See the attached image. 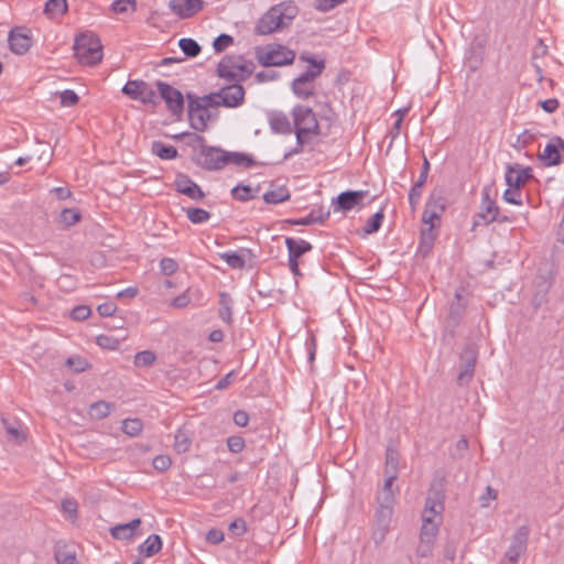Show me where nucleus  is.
Listing matches in <instances>:
<instances>
[{"mask_svg":"<svg viewBox=\"0 0 564 564\" xmlns=\"http://www.w3.org/2000/svg\"><path fill=\"white\" fill-rule=\"evenodd\" d=\"M296 147L284 154L289 159L303 152V148L312 143L314 137L321 135V127L314 111L305 106L297 105L292 109Z\"/></svg>","mask_w":564,"mask_h":564,"instance_id":"f257e3e1","label":"nucleus"},{"mask_svg":"<svg viewBox=\"0 0 564 564\" xmlns=\"http://www.w3.org/2000/svg\"><path fill=\"white\" fill-rule=\"evenodd\" d=\"M252 61L241 55H226L217 65V75L231 83L245 82L254 70Z\"/></svg>","mask_w":564,"mask_h":564,"instance_id":"f03ea898","label":"nucleus"},{"mask_svg":"<svg viewBox=\"0 0 564 564\" xmlns=\"http://www.w3.org/2000/svg\"><path fill=\"white\" fill-rule=\"evenodd\" d=\"M74 53L83 65H96L102 58V45L93 33H83L75 39Z\"/></svg>","mask_w":564,"mask_h":564,"instance_id":"7ed1b4c3","label":"nucleus"},{"mask_svg":"<svg viewBox=\"0 0 564 564\" xmlns=\"http://www.w3.org/2000/svg\"><path fill=\"white\" fill-rule=\"evenodd\" d=\"M254 55L259 64L264 67L291 65L296 56L294 51L276 43L257 46Z\"/></svg>","mask_w":564,"mask_h":564,"instance_id":"20e7f679","label":"nucleus"},{"mask_svg":"<svg viewBox=\"0 0 564 564\" xmlns=\"http://www.w3.org/2000/svg\"><path fill=\"white\" fill-rule=\"evenodd\" d=\"M199 143V152L194 158V163L206 171H219L226 166V151L205 144V138L199 134H193Z\"/></svg>","mask_w":564,"mask_h":564,"instance_id":"39448f33","label":"nucleus"},{"mask_svg":"<svg viewBox=\"0 0 564 564\" xmlns=\"http://www.w3.org/2000/svg\"><path fill=\"white\" fill-rule=\"evenodd\" d=\"M470 293L465 285H460L454 294V299L449 304V313L445 321V332L443 340H451L455 336V328L458 326L463 316Z\"/></svg>","mask_w":564,"mask_h":564,"instance_id":"423d86ee","label":"nucleus"},{"mask_svg":"<svg viewBox=\"0 0 564 564\" xmlns=\"http://www.w3.org/2000/svg\"><path fill=\"white\" fill-rule=\"evenodd\" d=\"M185 98L187 100V117L191 128L195 131L204 132L208 127V121L212 120V110L196 100L194 93H187Z\"/></svg>","mask_w":564,"mask_h":564,"instance_id":"0eeeda50","label":"nucleus"},{"mask_svg":"<svg viewBox=\"0 0 564 564\" xmlns=\"http://www.w3.org/2000/svg\"><path fill=\"white\" fill-rule=\"evenodd\" d=\"M393 506L394 503L378 502V507L373 516L372 527V540L377 545L386 539V535L390 530V523L393 516Z\"/></svg>","mask_w":564,"mask_h":564,"instance_id":"6e6552de","label":"nucleus"},{"mask_svg":"<svg viewBox=\"0 0 564 564\" xmlns=\"http://www.w3.org/2000/svg\"><path fill=\"white\" fill-rule=\"evenodd\" d=\"M156 87L160 97L164 100L170 113L177 119H181L184 111L183 94L178 89L162 80L156 82Z\"/></svg>","mask_w":564,"mask_h":564,"instance_id":"1a4fd4ad","label":"nucleus"},{"mask_svg":"<svg viewBox=\"0 0 564 564\" xmlns=\"http://www.w3.org/2000/svg\"><path fill=\"white\" fill-rule=\"evenodd\" d=\"M122 93L129 98L141 101L144 105L155 106L159 101L156 91L144 80H128L122 87Z\"/></svg>","mask_w":564,"mask_h":564,"instance_id":"9d476101","label":"nucleus"},{"mask_svg":"<svg viewBox=\"0 0 564 564\" xmlns=\"http://www.w3.org/2000/svg\"><path fill=\"white\" fill-rule=\"evenodd\" d=\"M530 535L528 525L519 527L512 535L511 543L505 553L503 564H517L520 556L527 551Z\"/></svg>","mask_w":564,"mask_h":564,"instance_id":"9b49d317","label":"nucleus"},{"mask_svg":"<svg viewBox=\"0 0 564 564\" xmlns=\"http://www.w3.org/2000/svg\"><path fill=\"white\" fill-rule=\"evenodd\" d=\"M278 9L271 7L257 22L254 26V33L257 35H268L272 34L285 25L278 14Z\"/></svg>","mask_w":564,"mask_h":564,"instance_id":"f8f14e48","label":"nucleus"},{"mask_svg":"<svg viewBox=\"0 0 564 564\" xmlns=\"http://www.w3.org/2000/svg\"><path fill=\"white\" fill-rule=\"evenodd\" d=\"M9 46L10 50L18 55L25 54L31 45L32 37L25 28H14L9 32Z\"/></svg>","mask_w":564,"mask_h":564,"instance_id":"ddd939ff","label":"nucleus"},{"mask_svg":"<svg viewBox=\"0 0 564 564\" xmlns=\"http://www.w3.org/2000/svg\"><path fill=\"white\" fill-rule=\"evenodd\" d=\"M221 104L225 108H237L245 101V88L240 83H232L219 89Z\"/></svg>","mask_w":564,"mask_h":564,"instance_id":"4468645a","label":"nucleus"},{"mask_svg":"<svg viewBox=\"0 0 564 564\" xmlns=\"http://www.w3.org/2000/svg\"><path fill=\"white\" fill-rule=\"evenodd\" d=\"M477 361V354L474 348L467 346L462 357L460 371L457 376V382L459 386L467 384L474 376L475 366Z\"/></svg>","mask_w":564,"mask_h":564,"instance_id":"2eb2a0df","label":"nucleus"},{"mask_svg":"<svg viewBox=\"0 0 564 564\" xmlns=\"http://www.w3.org/2000/svg\"><path fill=\"white\" fill-rule=\"evenodd\" d=\"M175 189L194 199V200H203L205 198V193L199 187L198 184H196L189 176L186 174H178L174 182Z\"/></svg>","mask_w":564,"mask_h":564,"instance_id":"dca6fc26","label":"nucleus"},{"mask_svg":"<svg viewBox=\"0 0 564 564\" xmlns=\"http://www.w3.org/2000/svg\"><path fill=\"white\" fill-rule=\"evenodd\" d=\"M444 499L445 496L442 489H437L432 486L426 497L422 516L436 517L442 519V512L444 511Z\"/></svg>","mask_w":564,"mask_h":564,"instance_id":"f3484780","label":"nucleus"},{"mask_svg":"<svg viewBox=\"0 0 564 564\" xmlns=\"http://www.w3.org/2000/svg\"><path fill=\"white\" fill-rule=\"evenodd\" d=\"M532 177V169L522 167L520 164L508 165L505 176L508 186L517 188H520Z\"/></svg>","mask_w":564,"mask_h":564,"instance_id":"a211bd4d","label":"nucleus"},{"mask_svg":"<svg viewBox=\"0 0 564 564\" xmlns=\"http://www.w3.org/2000/svg\"><path fill=\"white\" fill-rule=\"evenodd\" d=\"M169 7L181 19H188L203 8V0H171Z\"/></svg>","mask_w":564,"mask_h":564,"instance_id":"6ab92c4d","label":"nucleus"},{"mask_svg":"<svg viewBox=\"0 0 564 564\" xmlns=\"http://www.w3.org/2000/svg\"><path fill=\"white\" fill-rule=\"evenodd\" d=\"M481 196V210L477 217L482 219L484 224L487 225L499 219V207L496 202L490 198L488 188H484Z\"/></svg>","mask_w":564,"mask_h":564,"instance_id":"aec40b11","label":"nucleus"},{"mask_svg":"<svg viewBox=\"0 0 564 564\" xmlns=\"http://www.w3.org/2000/svg\"><path fill=\"white\" fill-rule=\"evenodd\" d=\"M366 195L367 192L365 191L343 192L336 198L337 208L341 210H350L354 207L360 206Z\"/></svg>","mask_w":564,"mask_h":564,"instance_id":"412c9836","label":"nucleus"},{"mask_svg":"<svg viewBox=\"0 0 564 564\" xmlns=\"http://www.w3.org/2000/svg\"><path fill=\"white\" fill-rule=\"evenodd\" d=\"M359 290L356 292L366 299L377 301H389L391 290L387 285L358 284Z\"/></svg>","mask_w":564,"mask_h":564,"instance_id":"4be33fe9","label":"nucleus"},{"mask_svg":"<svg viewBox=\"0 0 564 564\" xmlns=\"http://www.w3.org/2000/svg\"><path fill=\"white\" fill-rule=\"evenodd\" d=\"M300 59L310 63L313 68H308L305 72H303L300 76H297L295 79H299L301 82H304L306 84H313L314 80L323 73L325 68V62L323 59L317 61L313 56H306L301 55Z\"/></svg>","mask_w":564,"mask_h":564,"instance_id":"5701e85b","label":"nucleus"},{"mask_svg":"<svg viewBox=\"0 0 564 564\" xmlns=\"http://www.w3.org/2000/svg\"><path fill=\"white\" fill-rule=\"evenodd\" d=\"M269 124L274 133L290 134L293 131L288 116L282 111H272L269 113Z\"/></svg>","mask_w":564,"mask_h":564,"instance_id":"b1692460","label":"nucleus"},{"mask_svg":"<svg viewBox=\"0 0 564 564\" xmlns=\"http://www.w3.org/2000/svg\"><path fill=\"white\" fill-rule=\"evenodd\" d=\"M141 522L140 518H135L128 523L117 524L110 529V534L116 540H131Z\"/></svg>","mask_w":564,"mask_h":564,"instance_id":"393cba45","label":"nucleus"},{"mask_svg":"<svg viewBox=\"0 0 564 564\" xmlns=\"http://www.w3.org/2000/svg\"><path fill=\"white\" fill-rule=\"evenodd\" d=\"M440 518L436 517H427L422 516V528L420 533V539H425V541H435V538L438 533V528L441 523Z\"/></svg>","mask_w":564,"mask_h":564,"instance_id":"a878e982","label":"nucleus"},{"mask_svg":"<svg viewBox=\"0 0 564 564\" xmlns=\"http://www.w3.org/2000/svg\"><path fill=\"white\" fill-rule=\"evenodd\" d=\"M219 308L218 316L221 321H224L227 325L232 324V306L234 300L230 294L226 292H219Z\"/></svg>","mask_w":564,"mask_h":564,"instance_id":"bb28decb","label":"nucleus"},{"mask_svg":"<svg viewBox=\"0 0 564 564\" xmlns=\"http://www.w3.org/2000/svg\"><path fill=\"white\" fill-rule=\"evenodd\" d=\"M273 7L278 9V14L285 26H288L299 13V8L292 0L280 2Z\"/></svg>","mask_w":564,"mask_h":564,"instance_id":"cd10ccee","label":"nucleus"},{"mask_svg":"<svg viewBox=\"0 0 564 564\" xmlns=\"http://www.w3.org/2000/svg\"><path fill=\"white\" fill-rule=\"evenodd\" d=\"M290 191L286 186L271 185V188L263 194L267 204H280L290 199Z\"/></svg>","mask_w":564,"mask_h":564,"instance_id":"c85d7f7f","label":"nucleus"},{"mask_svg":"<svg viewBox=\"0 0 564 564\" xmlns=\"http://www.w3.org/2000/svg\"><path fill=\"white\" fill-rule=\"evenodd\" d=\"M539 158L544 162L545 166L557 165L561 163V152L558 151L554 138L545 145Z\"/></svg>","mask_w":564,"mask_h":564,"instance_id":"c756f323","label":"nucleus"},{"mask_svg":"<svg viewBox=\"0 0 564 564\" xmlns=\"http://www.w3.org/2000/svg\"><path fill=\"white\" fill-rule=\"evenodd\" d=\"M285 243L289 257L299 259L305 252L312 250V245L303 239L286 238Z\"/></svg>","mask_w":564,"mask_h":564,"instance_id":"7c9ffc66","label":"nucleus"},{"mask_svg":"<svg viewBox=\"0 0 564 564\" xmlns=\"http://www.w3.org/2000/svg\"><path fill=\"white\" fill-rule=\"evenodd\" d=\"M398 476L386 475L384 485L381 492L377 497V502L381 503H395L394 491L392 489L394 480Z\"/></svg>","mask_w":564,"mask_h":564,"instance_id":"2f4dec72","label":"nucleus"},{"mask_svg":"<svg viewBox=\"0 0 564 564\" xmlns=\"http://www.w3.org/2000/svg\"><path fill=\"white\" fill-rule=\"evenodd\" d=\"M162 549V540L158 534H151L140 546V553L150 557L159 553Z\"/></svg>","mask_w":564,"mask_h":564,"instance_id":"473e14b6","label":"nucleus"},{"mask_svg":"<svg viewBox=\"0 0 564 564\" xmlns=\"http://www.w3.org/2000/svg\"><path fill=\"white\" fill-rule=\"evenodd\" d=\"M152 153L162 160H173L178 153L173 145L165 144L161 141H153L151 144Z\"/></svg>","mask_w":564,"mask_h":564,"instance_id":"72a5a7b5","label":"nucleus"},{"mask_svg":"<svg viewBox=\"0 0 564 564\" xmlns=\"http://www.w3.org/2000/svg\"><path fill=\"white\" fill-rule=\"evenodd\" d=\"M67 10V0H47L44 6V13L50 18L64 15Z\"/></svg>","mask_w":564,"mask_h":564,"instance_id":"f704fd0d","label":"nucleus"},{"mask_svg":"<svg viewBox=\"0 0 564 564\" xmlns=\"http://www.w3.org/2000/svg\"><path fill=\"white\" fill-rule=\"evenodd\" d=\"M113 409V404L107 401H97L90 404L89 406V415L95 420H102L107 417L111 410Z\"/></svg>","mask_w":564,"mask_h":564,"instance_id":"c9c22d12","label":"nucleus"},{"mask_svg":"<svg viewBox=\"0 0 564 564\" xmlns=\"http://www.w3.org/2000/svg\"><path fill=\"white\" fill-rule=\"evenodd\" d=\"M226 165L235 164L242 167H251L256 164L252 156L240 152L226 151Z\"/></svg>","mask_w":564,"mask_h":564,"instance_id":"e433bc0d","label":"nucleus"},{"mask_svg":"<svg viewBox=\"0 0 564 564\" xmlns=\"http://www.w3.org/2000/svg\"><path fill=\"white\" fill-rule=\"evenodd\" d=\"M435 238H436L435 224H432V226H429L427 228L422 229L420 250L423 254H426L432 249Z\"/></svg>","mask_w":564,"mask_h":564,"instance_id":"4c0bfd02","label":"nucleus"},{"mask_svg":"<svg viewBox=\"0 0 564 564\" xmlns=\"http://www.w3.org/2000/svg\"><path fill=\"white\" fill-rule=\"evenodd\" d=\"M425 207L442 215L446 209V198L443 196L442 191H433Z\"/></svg>","mask_w":564,"mask_h":564,"instance_id":"58836bf2","label":"nucleus"},{"mask_svg":"<svg viewBox=\"0 0 564 564\" xmlns=\"http://www.w3.org/2000/svg\"><path fill=\"white\" fill-rule=\"evenodd\" d=\"M399 468V453L392 447H388L386 451V467L384 475L398 476Z\"/></svg>","mask_w":564,"mask_h":564,"instance_id":"ea45409f","label":"nucleus"},{"mask_svg":"<svg viewBox=\"0 0 564 564\" xmlns=\"http://www.w3.org/2000/svg\"><path fill=\"white\" fill-rule=\"evenodd\" d=\"M291 88L293 94L301 98V99H308L314 95V85L313 84H306L304 82H301L299 79H294L291 84Z\"/></svg>","mask_w":564,"mask_h":564,"instance_id":"a19ab883","label":"nucleus"},{"mask_svg":"<svg viewBox=\"0 0 564 564\" xmlns=\"http://www.w3.org/2000/svg\"><path fill=\"white\" fill-rule=\"evenodd\" d=\"M275 292L281 293L280 290H275L271 284H253L249 296L252 301L256 300V296L260 299L275 297Z\"/></svg>","mask_w":564,"mask_h":564,"instance_id":"79ce46f5","label":"nucleus"},{"mask_svg":"<svg viewBox=\"0 0 564 564\" xmlns=\"http://www.w3.org/2000/svg\"><path fill=\"white\" fill-rule=\"evenodd\" d=\"M178 46L187 57H196L200 51V45L193 39L183 37L178 41Z\"/></svg>","mask_w":564,"mask_h":564,"instance_id":"37998d69","label":"nucleus"},{"mask_svg":"<svg viewBox=\"0 0 564 564\" xmlns=\"http://www.w3.org/2000/svg\"><path fill=\"white\" fill-rule=\"evenodd\" d=\"M188 220L193 224H203L210 218V213L198 207L184 208Z\"/></svg>","mask_w":564,"mask_h":564,"instance_id":"c03bdc74","label":"nucleus"},{"mask_svg":"<svg viewBox=\"0 0 564 564\" xmlns=\"http://www.w3.org/2000/svg\"><path fill=\"white\" fill-rule=\"evenodd\" d=\"M192 444V440L188 436V433L183 430H178L174 437V449L178 453H186Z\"/></svg>","mask_w":564,"mask_h":564,"instance_id":"a18cd8bd","label":"nucleus"},{"mask_svg":"<svg viewBox=\"0 0 564 564\" xmlns=\"http://www.w3.org/2000/svg\"><path fill=\"white\" fill-rule=\"evenodd\" d=\"M143 423L140 419H126L122 422L121 430L129 436H137L141 433Z\"/></svg>","mask_w":564,"mask_h":564,"instance_id":"49530a36","label":"nucleus"},{"mask_svg":"<svg viewBox=\"0 0 564 564\" xmlns=\"http://www.w3.org/2000/svg\"><path fill=\"white\" fill-rule=\"evenodd\" d=\"M220 98H221V94L219 93V90L200 96V97L196 95V100L200 101V104H203V106L207 107L210 110L214 108L223 107Z\"/></svg>","mask_w":564,"mask_h":564,"instance_id":"de8ad7c7","label":"nucleus"},{"mask_svg":"<svg viewBox=\"0 0 564 564\" xmlns=\"http://www.w3.org/2000/svg\"><path fill=\"white\" fill-rule=\"evenodd\" d=\"M383 218H384L383 209H380L379 212L373 214L368 219L366 226L364 227L365 234L370 235V234L377 232L382 225Z\"/></svg>","mask_w":564,"mask_h":564,"instance_id":"09e8293b","label":"nucleus"},{"mask_svg":"<svg viewBox=\"0 0 564 564\" xmlns=\"http://www.w3.org/2000/svg\"><path fill=\"white\" fill-rule=\"evenodd\" d=\"M137 1L135 0H116L111 3L110 10L116 14H123L129 9H131L132 12L137 11Z\"/></svg>","mask_w":564,"mask_h":564,"instance_id":"8fccbe9b","label":"nucleus"},{"mask_svg":"<svg viewBox=\"0 0 564 564\" xmlns=\"http://www.w3.org/2000/svg\"><path fill=\"white\" fill-rule=\"evenodd\" d=\"M156 360V355L151 350H142L134 356L135 367H150Z\"/></svg>","mask_w":564,"mask_h":564,"instance_id":"3c124183","label":"nucleus"},{"mask_svg":"<svg viewBox=\"0 0 564 564\" xmlns=\"http://www.w3.org/2000/svg\"><path fill=\"white\" fill-rule=\"evenodd\" d=\"M231 195L235 199L240 202H247L256 196L252 194V188L248 185H237L231 189Z\"/></svg>","mask_w":564,"mask_h":564,"instance_id":"603ef678","label":"nucleus"},{"mask_svg":"<svg viewBox=\"0 0 564 564\" xmlns=\"http://www.w3.org/2000/svg\"><path fill=\"white\" fill-rule=\"evenodd\" d=\"M55 560L57 564H79L75 552L69 551L66 547L58 549L55 552Z\"/></svg>","mask_w":564,"mask_h":564,"instance_id":"864d4df0","label":"nucleus"},{"mask_svg":"<svg viewBox=\"0 0 564 564\" xmlns=\"http://www.w3.org/2000/svg\"><path fill=\"white\" fill-rule=\"evenodd\" d=\"M61 223L69 227L75 225L80 219V214L74 208H65L59 215Z\"/></svg>","mask_w":564,"mask_h":564,"instance_id":"5fc2aeb1","label":"nucleus"},{"mask_svg":"<svg viewBox=\"0 0 564 564\" xmlns=\"http://www.w3.org/2000/svg\"><path fill=\"white\" fill-rule=\"evenodd\" d=\"M328 215H329V213H327L326 215H322V214L316 215V213L314 210H312L306 217L293 220L292 223L294 225H302V226H307V225H313V224H322L324 221V219L326 217H328Z\"/></svg>","mask_w":564,"mask_h":564,"instance_id":"6e6d98bb","label":"nucleus"},{"mask_svg":"<svg viewBox=\"0 0 564 564\" xmlns=\"http://www.w3.org/2000/svg\"><path fill=\"white\" fill-rule=\"evenodd\" d=\"M234 43V37L229 34L221 33L219 34L213 42V47L215 52L221 53L224 52L228 46H230Z\"/></svg>","mask_w":564,"mask_h":564,"instance_id":"4d7b16f0","label":"nucleus"},{"mask_svg":"<svg viewBox=\"0 0 564 564\" xmlns=\"http://www.w3.org/2000/svg\"><path fill=\"white\" fill-rule=\"evenodd\" d=\"M221 258L234 269H241L246 263L245 258L237 252H225Z\"/></svg>","mask_w":564,"mask_h":564,"instance_id":"13d9d810","label":"nucleus"},{"mask_svg":"<svg viewBox=\"0 0 564 564\" xmlns=\"http://www.w3.org/2000/svg\"><path fill=\"white\" fill-rule=\"evenodd\" d=\"M66 365L75 372L85 371L89 366L88 361L79 356L69 357L66 360Z\"/></svg>","mask_w":564,"mask_h":564,"instance_id":"bf43d9fd","label":"nucleus"},{"mask_svg":"<svg viewBox=\"0 0 564 564\" xmlns=\"http://www.w3.org/2000/svg\"><path fill=\"white\" fill-rule=\"evenodd\" d=\"M62 510L70 520L77 519L78 503L75 499H64L62 501Z\"/></svg>","mask_w":564,"mask_h":564,"instance_id":"052dcab7","label":"nucleus"},{"mask_svg":"<svg viewBox=\"0 0 564 564\" xmlns=\"http://www.w3.org/2000/svg\"><path fill=\"white\" fill-rule=\"evenodd\" d=\"M423 186H424V184H421V182H415L413 184V186L411 187V189H410L409 203H410V205H411L413 210L416 208V205L420 202Z\"/></svg>","mask_w":564,"mask_h":564,"instance_id":"680f3d73","label":"nucleus"},{"mask_svg":"<svg viewBox=\"0 0 564 564\" xmlns=\"http://www.w3.org/2000/svg\"><path fill=\"white\" fill-rule=\"evenodd\" d=\"M2 424L8 435L14 438L18 443L25 440V436L20 431L19 426L11 424L7 419L2 417Z\"/></svg>","mask_w":564,"mask_h":564,"instance_id":"e2e57ef3","label":"nucleus"},{"mask_svg":"<svg viewBox=\"0 0 564 564\" xmlns=\"http://www.w3.org/2000/svg\"><path fill=\"white\" fill-rule=\"evenodd\" d=\"M59 97H61V105L63 107H73L79 100L78 95L74 90H70V89H66V90L62 91L59 94Z\"/></svg>","mask_w":564,"mask_h":564,"instance_id":"0e129e2a","label":"nucleus"},{"mask_svg":"<svg viewBox=\"0 0 564 564\" xmlns=\"http://www.w3.org/2000/svg\"><path fill=\"white\" fill-rule=\"evenodd\" d=\"M178 269V263L172 258H163L160 262V270L164 275H172Z\"/></svg>","mask_w":564,"mask_h":564,"instance_id":"69168bd1","label":"nucleus"},{"mask_svg":"<svg viewBox=\"0 0 564 564\" xmlns=\"http://www.w3.org/2000/svg\"><path fill=\"white\" fill-rule=\"evenodd\" d=\"M503 199L513 205H522L520 188L509 187L503 193Z\"/></svg>","mask_w":564,"mask_h":564,"instance_id":"338daca9","label":"nucleus"},{"mask_svg":"<svg viewBox=\"0 0 564 564\" xmlns=\"http://www.w3.org/2000/svg\"><path fill=\"white\" fill-rule=\"evenodd\" d=\"M152 465L158 471H166L172 465V459L167 455H158L153 458Z\"/></svg>","mask_w":564,"mask_h":564,"instance_id":"774afa93","label":"nucleus"}]
</instances>
